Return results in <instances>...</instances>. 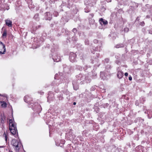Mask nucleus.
<instances>
[{
	"instance_id": "f257e3e1",
	"label": "nucleus",
	"mask_w": 152,
	"mask_h": 152,
	"mask_svg": "<svg viewBox=\"0 0 152 152\" xmlns=\"http://www.w3.org/2000/svg\"><path fill=\"white\" fill-rule=\"evenodd\" d=\"M12 144L14 147L15 149L18 151L19 148L21 147V144L20 142L17 140L13 139L12 141Z\"/></svg>"
},
{
	"instance_id": "f03ea898",
	"label": "nucleus",
	"mask_w": 152,
	"mask_h": 152,
	"mask_svg": "<svg viewBox=\"0 0 152 152\" xmlns=\"http://www.w3.org/2000/svg\"><path fill=\"white\" fill-rule=\"evenodd\" d=\"M10 130L13 135H14L15 137L18 136L17 130L14 124H12L11 126H10Z\"/></svg>"
},
{
	"instance_id": "7ed1b4c3",
	"label": "nucleus",
	"mask_w": 152,
	"mask_h": 152,
	"mask_svg": "<svg viewBox=\"0 0 152 152\" xmlns=\"http://www.w3.org/2000/svg\"><path fill=\"white\" fill-rule=\"evenodd\" d=\"M6 52L5 45L2 42H0V54H4Z\"/></svg>"
},
{
	"instance_id": "20e7f679",
	"label": "nucleus",
	"mask_w": 152,
	"mask_h": 152,
	"mask_svg": "<svg viewBox=\"0 0 152 152\" xmlns=\"http://www.w3.org/2000/svg\"><path fill=\"white\" fill-rule=\"evenodd\" d=\"M124 73L121 71L118 70L117 73V76L119 79H121L123 77Z\"/></svg>"
},
{
	"instance_id": "39448f33",
	"label": "nucleus",
	"mask_w": 152,
	"mask_h": 152,
	"mask_svg": "<svg viewBox=\"0 0 152 152\" xmlns=\"http://www.w3.org/2000/svg\"><path fill=\"white\" fill-rule=\"evenodd\" d=\"M100 23L101 24H103L104 25H106L107 24V21L105 20H104L102 18H101L99 20Z\"/></svg>"
},
{
	"instance_id": "423d86ee",
	"label": "nucleus",
	"mask_w": 152,
	"mask_h": 152,
	"mask_svg": "<svg viewBox=\"0 0 152 152\" xmlns=\"http://www.w3.org/2000/svg\"><path fill=\"white\" fill-rule=\"evenodd\" d=\"M76 55L74 53H71L70 56V60L72 61H74L75 58L76 57Z\"/></svg>"
},
{
	"instance_id": "0eeeda50",
	"label": "nucleus",
	"mask_w": 152,
	"mask_h": 152,
	"mask_svg": "<svg viewBox=\"0 0 152 152\" xmlns=\"http://www.w3.org/2000/svg\"><path fill=\"white\" fill-rule=\"evenodd\" d=\"M6 24L8 26L11 27L12 26V22L10 20L7 19L5 20Z\"/></svg>"
},
{
	"instance_id": "6e6552de",
	"label": "nucleus",
	"mask_w": 152,
	"mask_h": 152,
	"mask_svg": "<svg viewBox=\"0 0 152 152\" xmlns=\"http://www.w3.org/2000/svg\"><path fill=\"white\" fill-rule=\"evenodd\" d=\"M5 120V117L4 115H1L0 121L1 124H3L4 123V121Z\"/></svg>"
},
{
	"instance_id": "1a4fd4ad",
	"label": "nucleus",
	"mask_w": 152,
	"mask_h": 152,
	"mask_svg": "<svg viewBox=\"0 0 152 152\" xmlns=\"http://www.w3.org/2000/svg\"><path fill=\"white\" fill-rule=\"evenodd\" d=\"M46 15H47V16L48 15H49V16L48 17V18H47V20H50L51 18V15H50V13L49 12H46Z\"/></svg>"
},
{
	"instance_id": "9d476101",
	"label": "nucleus",
	"mask_w": 152,
	"mask_h": 152,
	"mask_svg": "<svg viewBox=\"0 0 152 152\" xmlns=\"http://www.w3.org/2000/svg\"><path fill=\"white\" fill-rule=\"evenodd\" d=\"M123 47V45L122 44H118L116 45L115 47L117 48H118L120 47Z\"/></svg>"
},
{
	"instance_id": "9b49d317",
	"label": "nucleus",
	"mask_w": 152,
	"mask_h": 152,
	"mask_svg": "<svg viewBox=\"0 0 152 152\" xmlns=\"http://www.w3.org/2000/svg\"><path fill=\"white\" fill-rule=\"evenodd\" d=\"M0 104H7L4 101H0Z\"/></svg>"
},
{
	"instance_id": "f8f14e48",
	"label": "nucleus",
	"mask_w": 152,
	"mask_h": 152,
	"mask_svg": "<svg viewBox=\"0 0 152 152\" xmlns=\"http://www.w3.org/2000/svg\"><path fill=\"white\" fill-rule=\"evenodd\" d=\"M12 124H14V123H13V121L12 120L10 119V126H11V125Z\"/></svg>"
},
{
	"instance_id": "ddd939ff",
	"label": "nucleus",
	"mask_w": 152,
	"mask_h": 152,
	"mask_svg": "<svg viewBox=\"0 0 152 152\" xmlns=\"http://www.w3.org/2000/svg\"><path fill=\"white\" fill-rule=\"evenodd\" d=\"M129 30V29L128 28H125L124 29V31L126 32H128Z\"/></svg>"
},
{
	"instance_id": "4468645a",
	"label": "nucleus",
	"mask_w": 152,
	"mask_h": 152,
	"mask_svg": "<svg viewBox=\"0 0 152 152\" xmlns=\"http://www.w3.org/2000/svg\"><path fill=\"white\" fill-rule=\"evenodd\" d=\"M3 136H4L5 137V140L6 141H7V136L5 133L3 134Z\"/></svg>"
},
{
	"instance_id": "2eb2a0df",
	"label": "nucleus",
	"mask_w": 152,
	"mask_h": 152,
	"mask_svg": "<svg viewBox=\"0 0 152 152\" xmlns=\"http://www.w3.org/2000/svg\"><path fill=\"white\" fill-rule=\"evenodd\" d=\"M6 31H4V32L3 34V37H6Z\"/></svg>"
},
{
	"instance_id": "dca6fc26",
	"label": "nucleus",
	"mask_w": 152,
	"mask_h": 152,
	"mask_svg": "<svg viewBox=\"0 0 152 152\" xmlns=\"http://www.w3.org/2000/svg\"><path fill=\"white\" fill-rule=\"evenodd\" d=\"M0 96H2L4 97H5L7 99V95L6 94H4L3 95L1 94H0Z\"/></svg>"
},
{
	"instance_id": "f3484780",
	"label": "nucleus",
	"mask_w": 152,
	"mask_h": 152,
	"mask_svg": "<svg viewBox=\"0 0 152 152\" xmlns=\"http://www.w3.org/2000/svg\"><path fill=\"white\" fill-rule=\"evenodd\" d=\"M53 60H54V61H56V62H58L59 61H60V59H56V58H55H55H53Z\"/></svg>"
},
{
	"instance_id": "a211bd4d",
	"label": "nucleus",
	"mask_w": 152,
	"mask_h": 152,
	"mask_svg": "<svg viewBox=\"0 0 152 152\" xmlns=\"http://www.w3.org/2000/svg\"><path fill=\"white\" fill-rule=\"evenodd\" d=\"M73 86L75 90H77L78 88V87L77 86L76 87V88H75V84H74L73 83Z\"/></svg>"
},
{
	"instance_id": "6ab92c4d",
	"label": "nucleus",
	"mask_w": 152,
	"mask_h": 152,
	"mask_svg": "<svg viewBox=\"0 0 152 152\" xmlns=\"http://www.w3.org/2000/svg\"><path fill=\"white\" fill-rule=\"evenodd\" d=\"M72 31L74 33H75L77 31V30L75 28H74L72 30Z\"/></svg>"
},
{
	"instance_id": "aec40b11",
	"label": "nucleus",
	"mask_w": 152,
	"mask_h": 152,
	"mask_svg": "<svg viewBox=\"0 0 152 152\" xmlns=\"http://www.w3.org/2000/svg\"><path fill=\"white\" fill-rule=\"evenodd\" d=\"M109 59H105V61L107 63L109 62Z\"/></svg>"
},
{
	"instance_id": "412c9836",
	"label": "nucleus",
	"mask_w": 152,
	"mask_h": 152,
	"mask_svg": "<svg viewBox=\"0 0 152 152\" xmlns=\"http://www.w3.org/2000/svg\"><path fill=\"white\" fill-rule=\"evenodd\" d=\"M38 15L37 14H36V15H34V18H37V17H38Z\"/></svg>"
},
{
	"instance_id": "4be33fe9",
	"label": "nucleus",
	"mask_w": 152,
	"mask_h": 152,
	"mask_svg": "<svg viewBox=\"0 0 152 152\" xmlns=\"http://www.w3.org/2000/svg\"><path fill=\"white\" fill-rule=\"evenodd\" d=\"M2 107L5 108L7 107V105H1Z\"/></svg>"
},
{
	"instance_id": "5701e85b",
	"label": "nucleus",
	"mask_w": 152,
	"mask_h": 152,
	"mask_svg": "<svg viewBox=\"0 0 152 152\" xmlns=\"http://www.w3.org/2000/svg\"><path fill=\"white\" fill-rule=\"evenodd\" d=\"M132 77L131 76H129V79L130 80H132Z\"/></svg>"
},
{
	"instance_id": "b1692460",
	"label": "nucleus",
	"mask_w": 152,
	"mask_h": 152,
	"mask_svg": "<svg viewBox=\"0 0 152 152\" xmlns=\"http://www.w3.org/2000/svg\"><path fill=\"white\" fill-rule=\"evenodd\" d=\"M144 24V22H141V23H140V25L142 26Z\"/></svg>"
},
{
	"instance_id": "393cba45",
	"label": "nucleus",
	"mask_w": 152,
	"mask_h": 152,
	"mask_svg": "<svg viewBox=\"0 0 152 152\" xmlns=\"http://www.w3.org/2000/svg\"><path fill=\"white\" fill-rule=\"evenodd\" d=\"M28 96H25V97H24V100H25V101L26 102V100H25V99H27V97H28Z\"/></svg>"
},
{
	"instance_id": "a878e982",
	"label": "nucleus",
	"mask_w": 152,
	"mask_h": 152,
	"mask_svg": "<svg viewBox=\"0 0 152 152\" xmlns=\"http://www.w3.org/2000/svg\"><path fill=\"white\" fill-rule=\"evenodd\" d=\"M124 75H125L126 76H127L128 75V74L127 72H126L125 73V74H124Z\"/></svg>"
},
{
	"instance_id": "bb28decb",
	"label": "nucleus",
	"mask_w": 152,
	"mask_h": 152,
	"mask_svg": "<svg viewBox=\"0 0 152 152\" xmlns=\"http://www.w3.org/2000/svg\"><path fill=\"white\" fill-rule=\"evenodd\" d=\"M150 16H149V15H147V16H146V18H150Z\"/></svg>"
},
{
	"instance_id": "cd10ccee",
	"label": "nucleus",
	"mask_w": 152,
	"mask_h": 152,
	"mask_svg": "<svg viewBox=\"0 0 152 152\" xmlns=\"http://www.w3.org/2000/svg\"><path fill=\"white\" fill-rule=\"evenodd\" d=\"M149 33H150V34H152V31H151V32L149 31Z\"/></svg>"
},
{
	"instance_id": "c85d7f7f",
	"label": "nucleus",
	"mask_w": 152,
	"mask_h": 152,
	"mask_svg": "<svg viewBox=\"0 0 152 152\" xmlns=\"http://www.w3.org/2000/svg\"><path fill=\"white\" fill-rule=\"evenodd\" d=\"M76 102H74L73 103V104H76Z\"/></svg>"
},
{
	"instance_id": "c756f323",
	"label": "nucleus",
	"mask_w": 152,
	"mask_h": 152,
	"mask_svg": "<svg viewBox=\"0 0 152 152\" xmlns=\"http://www.w3.org/2000/svg\"><path fill=\"white\" fill-rule=\"evenodd\" d=\"M11 152H13L12 151H11Z\"/></svg>"
}]
</instances>
